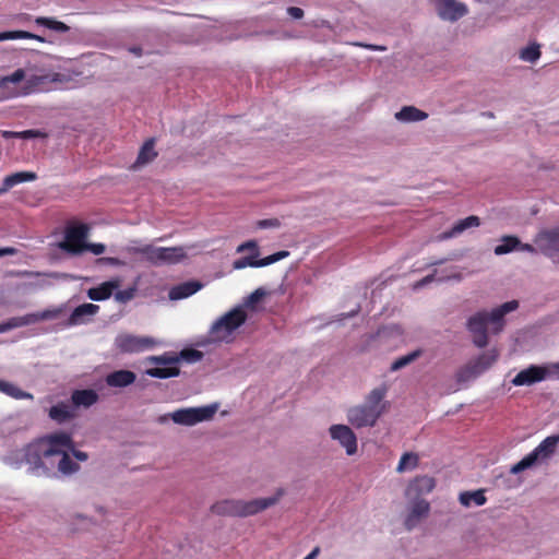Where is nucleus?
Here are the masks:
<instances>
[{"mask_svg":"<svg viewBox=\"0 0 559 559\" xmlns=\"http://www.w3.org/2000/svg\"><path fill=\"white\" fill-rule=\"evenodd\" d=\"M132 297V293L129 290H121L116 294V299L120 301H127Z\"/></svg>","mask_w":559,"mask_h":559,"instance_id":"obj_50","label":"nucleus"},{"mask_svg":"<svg viewBox=\"0 0 559 559\" xmlns=\"http://www.w3.org/2000/svg\"><path fill=\"white\" fill-rule=\"evenodd\" d=\"M548 369L544 366L532 365L521 370L512 380L515 386L532 385L546 379Z\"/></svg>","mask_w":559,"mask_h":559,"instance_id":"obj_16","label":"nucleus"},{"mask_svg":"<svg viewBox=\"0 0 559 559\" xmlns=\"http://www.w3.org/2000/svg\"><path fill=\"white\" fill-rule=\"evenodd\" d=\"M420 355H421V350L417 349V350H414L405 356H402L392 362L390 370L397 371V370L408 366L413 361H415Z\"/></svg>","mask_w":559,"mask_h":559,"instance_id":"obj_36","label":"nucleus"},{"mask_svg":"<svg viewBox=\"0 0 559 559\" xmlns=\"http://www.w3.org/2000/svg\"><path fill=\"white\" fill-rule=\"evenodd\" d=\"M90 226L85 223H70L64 229V239L59 248L72 255H79L86 251V239Z\"/></svg>","mask_w":559,"mask_h":559,"instance_id":"obj_8","label":"nucleus"},{"mask_svg":"<svg viewBox=\"0 0 559 559\" xmlns=\"http://www.w3.org/2000/svg\"><path fill=\"white\" fill-rule=\"evenodd\" d=\"M501 241L502 243L495 248V254L497 255L507 254L513 250H518V246L521 245L520 239L515 236H503Z\"/></svg>","mask_w":559,"mask_h":559,"instance_id":"obj_34","label":"nucleus"},{"mask_svg":"<svg viewBox=\"0 0 559 559\" xmlns=\"http://www.w3.org/2000/svg\"><path fill=\"white\" fill-rule=\"evenodd\" d=\"M287 13L293 17V19H301L304 16V10L298 8V7H289L287 9Z\"/></svg>","mask_w":559,"mask_h":559,"instance_id":"obj_47","label":"nucleus"},{"mask_svg":"<svg viewBox=\"0 0 559 559\" xmlns=\"http://www.w3.org/2000/svg\"><path fill=\"white\" fill-rule=\"evenodd\" d=\"M419 456L413 452L404 453L397 464L396 471L403 473L405 471H412L418 466Z\"/></svg>","mask_w":559,"mask_h":559,"instance_id":"obj_35","label":"nucleus"},{"mask_svg":"<svg viewBox=\"0 0 559 559\" xmlns=\"http://www.w3.org/2000/svg\"><path fill=\"white\" fill-rule=\"evenodd\" d=\"M131 252L141 254L152 264H175L186 258V252L182 247H154L145 245L139 248L130 249Z\"/></svg>","mask_w":559,"mask_h":559,"instance_id":"obj_6","label":"nucleus"},{"mask_svg":"<svg viewBox=\"0 0 559 559\" xmlns=\"http://www.w3.org/2000/svg\"><path fill=\"white\" fill-rule=\"evenodd\" d=\"M202 285L199 282H186L173 287L169 292L170 299L177 300L195 294Z\"/></svg>","mask_w":559,"mask_h":559,"instance_id":"obj_26","label":"nucleus"},{"mask_svg":"<svg viewBox=\"0 0 559 559\" xmlns=\"http://www.w3.org/2000/svg\"><path fill=\"white\" fill-rule=\"evenodd\" d=\"M0 392L16 399V400H23V399H33V395L28 392H25L14 385L11 382L4 381L0 379Z\"/></svg>","mask_w":559,"mask_h":559,"instance_id":"obj_33","label":"nucleus"},{"mask_svg":"<svg viewBox=\"0 0 559 559\" xmlns=\"http://www.w3.org/2000/svg\"><path fill=\"white\" fill-rule=\"evenodd\" d=\"M265 295L266 292L263 288L255 289L246 298L245 306L248 308H253L254 305L258 304Z\"/></svg>","mask_w":559,"mask_h":559,"instance_id":"obj_41","label":"nucleus"},{"mask_svg":"<svg viewBox=\"0 0 559 559\" xmlns=\"http://www.w3.org/2000/svg\"><path fill=\"white\" fill-rule=\"evenodd\" d=\"M415 501L412 509L405 520V526L407 530H412L416 526L418 521L429 513L430 504L424 499L414 498Z\"/></svg>","mask_w":559,"mask_h":559,"instance_id":"obj_19","label":"nucleus"},{"mask_svg":"<svg viewBox=\"0 0 559 559\" xmlns=\"http://www.w3.org/2000/svg\"><path fill=\"white\" fill-rule=\"evenodd\" d=\"M115 347L122 354H138L153 349L158 342L151 336L120 333L115 338Z\"/></svg>","mask_w":559,"mask_h":559,"instance_id":"obj_10","label":"nucleus"},{"mask_svg":"<svg viewBox=\"0 0 559 559\" xmlns=\"http://www.w3.org/2000/svg\"><path fill=\"white\" fill-rule=\"evenodd\" d=\"M436 487L435 478L424 475L415 477L408 485L406 495L409 498H419L431 492Z\"/></svg>","mask_w":559,"mask_h":559,"instance_id":"obj_18","label":"nucleus"},{"mask_svg":"<svg viewBox=\"0 0 559 559\" xmlns=\"http://www.w3.org/2000/svg\"><path fill=\"white\" fill-rule=\"evenodd\" d=\"M432 281H433V275H432V274H431V275H427L426 277H424V278H423V280L417 284V286H423V285H425V284H427V283H430V282H432Z\"/></svg>","mask_w":559,"mask_h":559,"instance_id":"obj_55","label":"nucleus"},{"mask_svg":"<svg viewBox=\"0 0 559 559\" xmlns=\"http://www.w3.org/2000/svg\"><path fill=\"white\" fill-rule=\"evenodd\" d=\"M281 223L277 218H266L257 222V227L260 229L264 228H276L280 227Z\"/></svg>","mask_w":559,"mask_h":559,"instance_id":"obj_43","label":"nucleus"},{"mask_svg":"<svg viewBox=\"0 0 559 559\" xmlns=\"http://www.w3.org/2000/svg\"><path fill=\"white\" fill-rule=\"evenodd\" d=\"M14 252H15V249H13V248H10V247L1 248L0 249V257L10 255V254H13Z\"/></svg>","mask_w":559,"mask_h":559,"instance_id":"obj_54","label":"nucleus"},{"mask_svg":"<svg viewBox=\"0 0 559 559\" xmlns=\"http://www.w3.org/2000/svg\"><path fill=\"white\" fill-rule=\"evenodd\" d=\"M37 179V175L34 171H17L4 177L2 186L0 187V195L8 192L11 188L16 185L34 181Z\"/></svg>","mask_w":559,"mask_h":559,"instance_id":"obj_20","label":"nucleus"},{"mask_svg":"<svg viewBox=\"0 0 559 559\" xmlns=\"http://www.w3.org/2000/svg\"><path fill=\"white\" fill-rule=\"evenodd\" d=\"M217 412V405L211 404L201 407L180 408L171 413L174 423L183 426H193L198 423L210 420Z\"/></svg>","mask_w":559,"mask_h":559,"instance_id":"obj_11","label":"nucleus"},{"mask_svg":"<svg viewBox=\"0 0 559 559\" xmlns=\"http://www.w3.org/2000/svg\"><path fill=\"white\" fill-rule=\"evenodd\" d=\"M203 357L202 352L193 348H187L181 350L180 358L186 360L187 362H197L201 360Z\"/></svg>","mask_w":559,"mask_h":559,"instance_id":"obj_40","label":"nucleus"},{"mask_svg":"<svg viewBox=\"0 0 559 559\" xmlns=\"http://www.w3.org/2000/svg\"><path fill=\"white\" fill-rule=\"evenodd\" d=\"M386 393V384L371 390L364 404L350 407L347 411L348 423L355 428L373 427L385 411L383 400Z\"/></svg>","mask_w":559,"mask_h":559,"instance_id":"obj_3","label":"nucleus"},{"mask_svg":"<svg viewBox=\"0 0 559 559\" xmlns=\"http://www.w3.org/2000/svg\"><path fill=\"white\" fill-rule=\"evenodd\" d=\"M282 495L283 491L280 490L274 497L259 498L250 501L226 499L214 503L211 507V511L217 515L246 518L274 506Z\"/></svg>","mask_w":559,"mask_h":559,"instance_id":"obj_5","label":"nucleus"},{"mask_svg":"<svg viewBox=\"0 0 559 559\" xmlns=\"http://www.w3.org/2000/svg\"><path fill=\"white\" fill-rule=\"evenodd\" d=\"M330 435L333 440H337L345 448L347 455H354L357 452V438L348 426L332 425Z\"/></svg>","mask_w":559,"mask_h":559,"instance_id":"obj_15","label":"nucleus"},{"mask_svg":"<svg viewBox=\"0 0 559 559\" xmlns=\"http://www.w3.org/2000/svg\"><path fill=\"white\" fill-rule=\"evenodd\" d=\"M369 48L379 49V50H383L384 49V47H376V46H369Z\"/></svg>","mask_w":559,"mask_h":559,"instance_id":"obj_58","label":"nucleus"},{"mask_svg":"<svg viewBox=\"0 0 559 559\" xmlns=\"http://www.w3.org/2000/svg\"><path fill=\"white\" fill-rule=\"evenodd\" d=\"M72 447L71 435L59 431L28 443L17 456L21 463L28 466L27 472L35 476H70L80 468L68 453Z\"/></svg>","mask_w":559,"mask_h":559,"instance_id":"obj_1","label":"nucleus"},{"mask_svg":"<svg viewBox=\"0 0 559 559\" xmlns=\"http://www.w3.org/2000/svg\"><path fill=\"white\" fill-rule=\"evenodd\" d=\"M478 377V371L473 369V367L468 364L460 368L455 374V379L457 383L468 382Z\"/></svg>","mask_w":559,"mask_h":559,"instance_id":"obj_38","label":"nucleus"},{"mask_svg":"<svg viewBox=\"0 0 559 559\" xmlns=\"http://www.w3.org/2000/svg\"><path fill=\"white\" fill-rule=\"evenodd\" d=\"M150 362H154L157 365H164L166 367H156L150 368L146 370V374L153 378L167 379L177 377L180 373V369L175 365L179 361L178 357L170 356L168 354H164L160 356H151L147 358Z\"/></svg>","mask_w":559,"mask_h":559,"instance_id":"obj_12","label":"nucleus"},{"mask_svg":"<svg viewBox=\"0 0 559 559\" xmlns=\"http://www.w3.org/2000/svg\"><path fill=\"white\" fill-rule=\"evenodd\" d=\"M1 134H2V136L4 139H12V138H17V139H36V138H44V136H46V134L40 132L39 130H33V129L21 131V132H16V131H2Z\"/></svg>","mask_w":559,"mask_h":559,"instance_id":"obj_37","label":"nucleus"},{"mask_svg":"<svg viewBox=\"0 0 559 559\" xmlns=\"http://www.w3.org/2000/svg\"><path fill=\"white\" fill-rule=\"evenodd\" d=\"M320 554V547H314L304 559H316Z\"/></svg>","mask_w":559,"mask_h":559,"instance_id":"obj_53","label":"nucleus"},{"mask_svg":"<svg viewBox=\"0 0 559 559\" xmlns=\"http://www.w3.org/2000/svg\"><path fill=\"white\" fill-rule=\"evenodd\" d=\"M43 318H44V319H47V318H50V316H49L48 313H44V314H43Z\"/></svg>","mask_w":559,"mask_h":559,"instance_id":"obj_59","label":"nucleus"},{"mask_svg":"<svg viewBox=\"0 0 559 559\" xmlns=\"http://www.w3.org/2000/svg\"><path fill=\"white\" fill-rule=\"evenodd\" d=\"M480 224V219L478 216L471 215L464 219L459 221L450 230L442 233L439 236L440 240L449 239L455 237L471 227H477Z\"/></svg>","mask_w":559,"mask_h":559,"instance_id":"obj_25","label":"nucleus"},{"mask_svg":"<svg viewBox=\"0 0 559 559\" xmlns=\"http://www.w3.org/2000/svg\"><path fill=\"white\" fill-rule=\"evenodd\" d=\"M498 354L492 350L490 353H484L479 355L476 359L469 361V365L478 371V376L489 369L497 360Z\"/></svg>","mask_w":559,"mask_h":559,"instance_id":"obj_29","label":"nucleus"},{"mask_svg":"<svg viewBox=\"0 0 559 559\" xmlns=\"http://www.w3.org/2000/svg\"><path fill=\"white\" fill-rule=\"evenodd\" d=\"M257 257H258V252H255L254 255L237 259L234 261L233 266L236 270L245 269L246 266L255 267V258Z\"/></svg>","mask_w":559,"mask_h":559,"instance_id":"obj_42","label":"nucleus"},{"mask_svg":"<svg viewBox=\"0 0 559 559\" xmlns=\"http://www.w3.org/2000/svg\"><path fill=\"white\" fill-rule=\"evenodd\" d=\"M69 451H72V454L73 456L79 460V461H86L88 459V455L87 453L83 452V451H80V450H74L73 448L70 449Z\"/></svg>","mask_w":559,"mask_h":559,"instance_id":"obj_49","label":"nucleus"},{"mask_svg":"<svg viewBox=\"0 0 559 559\" xmlns=\"http://www.w3.org/2000/svg\"><path fill=\"white\" fill-rule=\"evenodd\" d=\"M118 281L104 282L97 287L90 288L87 290V297L95 301L106 300L112 295L114 290L118 288Z\"/></svg>","mask_w":559,"mask_h":559,"instance_id":"obj_24","label":"nucleus"},{"mask_svg":"<svg viewBox=\"0 0 559 559\" xmlns=\"http://www.w3.org/2000/svg\"><path fill=\"white\" fill-rule=\"evenodd\" d=\"M16 324H10V323H3V324H0V333H3L5 331H8L9 329L15 326Z\"/></svg>","mask_w":559,"mask_h":559,"instance_id":"obj_56","label":"nucleus"},{"mask_svg":"<svg viewBox=\"0 0 559 559\" xmlns=\"http://www.w3.org/2000/svg\"><path fill=\"white\" fill-rule=\"evenodd\" d=\"M459 500L462 506L469 507L472 503L484 506L487 501L484 490L464 491L460 493Z\"/></svg>","mask_w":559,"mask_h":559,"instance_id":"obj_32","label":"nucleus"},{"mask_svg":"<svg viewBox=\"0 0 559 559\" xmlns=\"http://www.w3.org/2000/svg\"><path fill=\"white\" fill-rule=\"evenodd\" d=\"M13 39H33L39 43L48 41L45 37L26 31H7L0 33V41Z\"/></svg>","mask_w":559,"mask_h":559,"instance_id":"obj_30","label":"nucleus"},{"mask_svg":"<svg viewBox=\"0 0 559 559\" xmlns=\"http://www.w3.org/2000/svg\"><path fill=\"white\" fill-rule=\"evenodd\" d=\"M97 263H105V264H109V265H114V266L124 265L123 261H121L118 258H114V257L99 258V259H97Z\"/></svg>","mask_w":559,"mask_h":559,"instance_id":"obj_45","label":"nucleus"},{"mask_svg":"<svg viewBox=\"0 0 559 559\" xmlns=\"http://www.w3.org/2000/svg\"><path fill=\"white\" fill-rule=\"evenodd\" d=\"M518 250H521V251H527V252H531V253H535L536 252V248L530 243H522L518 246Z\"/></svg>","mask_w":559,"mask_h":559,"instance_id":"obj_51","label":"nucleus"},{"mask_svg":"<svg viewBox=\"0 0 559 559\" xmlns=\"http://www.w3.org/2000/svg\"><path fill=\"white\" fill-rule=\"evenodd\" d=\"M106 250V246L104 243H87L86 242V251L94 253L95 255L103 254Z\"/></svg>","mask_w":559,"mask_h":559,"instance_id":"obj_44","label":"nucleus"},{"mask_svg":"<svg viewBox=\"0 0 559 559\" xmlns=\"http://www.w3.org/2000/svg\"><path fill=\"white\" fill-rule=\"evenodd\" d=\"M48 416L55 423L62 425L74 419L78 416V412L71 402L62 401L49 408Z\"/></svg>","mask_w":559,"mask_h":559,"instance_id":"obj_17","label":"nucleus"},{"mask_svg":"<svg viewBox=\"0 0 559 559\" xmlns=\"http://www.w3.org/2000/svg\"><path fill=\"white\" fill-rule=\"evenodd\" d=\"M428 114L416 108L415 106H404L395 114V118L403 122H415L425 120Z\"/></svg>","mask_w":559,"mask_h":559,"instance_id":"obj_28","label":"nucleus"},{"mask_svg":"<svg viewBox=\"0 0 559 559\" xmlns=\"http://www.w3.org/2000/svg\"><path fill=\"white\" fill-rule=\"evenodd\" d=\"M558 443L559 435L545 438L531 453L511 467V474H519L533 466L537 461L547 460L555 453Z\"/></svg>","mask_w":559,"mask_h":559,"instance_id":"obj_9","label":"nucleus"},{"mask_svg":"<svg viewBox=\"0 0 559 559\" xmlns=\"http://www.w3.org/2000/svg\"><path fill=\"white\" fill-rule=\"evenodd\" d=\"M540 57V48L537 44H532L520 51V58L527 62H535Z\"/></svg>","mask_w":559,"mask_h":559,"instance_id":"obj_39","label":"nucleus"},{"mask_svg":"<svg viewBox=\"0 0 559 559\" xmlns=\"http://www.w3.org/2000/svg\"><path fill=\"white\" fill-rule=\"evenodd\" d=\"M257 242L253 241V240H250V241H247L245 243H241L238 248H237V251L238 252H242L247 249H253V250H257Z\"/></svg>","mask_w":559,"mask_h":559,"instance_id":"obj_48","label":"nucleus"},{"mask_svg":"<svg viewBox=\"0 0 559 559\" xmlns=\"http://www.w3.org/2000/svg\"><path fill=\"white\" fill-rule=\"evenodd\" d=\"M156 157L157 152L155 151V140L148 139L141 146L136 160L134 163V167L146 165L153 162Z\"/></svg>","mask_w":559,"mask_h":559,"instance_id":"obj_27","label":"nucleus"},{"mask_svg":"<svg viewBox=\"0 0 559 559\" xmlns=\"http://www.w3.org/2000/svg\"><path fill=\"white\" fill-rule=\"evenodd\" d=\"M136 379L133 371L117 370L106 377V383L112 388H124L132 384Z\"/></svg>","mask_w":559,"mask_h":559,"instance_id":"obj_23","label":"nucleus"},{"mask_svg":"<svg viewBox=\"0 0 559 559\" xmlns=\"http://www.w3.org/2000/svg\"><path fill=\"white\" fill-rule=\"evenodd\" d=\"M272 263H275L273 254L267 255V257H265L263 259H259V260L255 258V267L266 266V265H270Z\"/></svg>","mask_w":559,"mask_h":559,"instance_id":"obj_46","label":"nucleus"},{"mask_svg":"<svg viewBox=\"0 0 559 559\" xmlns=\"http://www.w3.org/2000/svg\"><path fill=\"white\" fill-rule=\"evenodd\" d=\"M98 401V394L92 389L75 390L71 395V404L76 409L80 406L91 407Z\"/></svg>","mask_w":559,"mask_h":559,"instance_id":"obj_22","label":"nucleus"},{"mask_svg":"<svg viewBox=\"0 0 559 559\" xmlns=\"http://www.w3.org/2000/svg\"><path fill=\"white\" fill-rule=\"evenodd\" d=\"M246 321V311L241 307H236L213 323L211 335L216 341H229L231 334Z\"/></svg>","mask_w":559,"mask_h":559,"instance_id":"obj_7","label":"nucleus"},{"mask_svg":"<svg viewBox=\"0 0 559 559\" xmlns=\"http://www.w3.org/2000/svg\"><path fill=\"white\" fill-rule=\"evenodd\" d=\"M288 255H289V252L285 251V250L273 253L275 262H277Z\"/></svg>","mask_w":559,"mask_h":559,"instance_id":"obj_52","label":"nucleus"},{"mask_svg":"<svg viewBox=\"0 0 559 559\" xmlns=\"http://www.w3.org/2000/svg\"><path fill=\"white\" fill-rule=\"evenodd\" d=\"M441 20L455 22L468 13L467 5L457 0H431Z\"/></svg>","mask_w":559,"mask_h":559,"instance_id":"obj_13","label":"nucleus"},{"mask_svg":"<svg viewBox=\"0 0 559 559\" xmlns=\"http://www.w3.org/2000/svg\"><path fill=\"white\" fill-rule=\"evenodd\" d=\"M34 22L37 26H43L56 33H68L70 31V27L66 23L55 17L38 16Z\"/></svg>","mask_w":559,"mask_h":559,"instance_id":"obj_31","label":"nucleus"},{"mask_svg":"<svg viewBox=\"0 0 559 559\" xmlns=\"http://www.w3.org/2000/svg\"><path fill=\"white\" fill-rule=\"evenodd\" d=\"M519 308L516 300L507 301L503 305L488 311H479L467 321V330L473 335V343L483 348L488 344L487 326L491 324V331L499 333L504 326V316Z\"/></svg>","mask_w":559,"mask_h":559,"instance_id":"obj_2","label":"nucleus"},{"mask_svg":"<svg viewBox=\"0 0 559 559\" xmlns=\"http://www.w3.org/2000/svg\"><path fill=\"white\" fill-rule=\"evenodd\" d=\"M99 310V307L94 304H83L76 307L68 319L69 325H79L85 322L86 317L95 316Z\"/></svg>","mask_w":559,"mask_h":559,"instance_id":"obj_21","label":"nucleus"},{"mask_svg":"<svg viewBox=\"0 0 559 559\" xmlns=\"http://www.w3.org/2000/svg\"><path fill=\"white\" fill-rule=\"evenodd\" d=\"M536 247L548 257L559 253V226L542 230L535 238Z\"/></svg>","mask_w":559,"mask_h":559,"instance_id":"obj_14","label":"nucleus"},{"mask_svg":"<svg viewBox=\"0 0 559 559\" xmlns=\"http://www.w3.org/2000/svg\"><path fill=\"white\" fill-rule=\"evenodd\" d=\"M22 81H24L22 95H29L50 91L52 84H66L71 81V78L59 72L44 71L27 75L24 69H17L12 74L0 79V88H5L9 83H20Z\"/></svg>","mask_w":559,"mask_h":559,"instance_id":"obj_4","label":"nucleus"},{"mask_svg":"<svg viewBox=\"0 0 559 559\" xmlns=\"http://www.w3.org/2000/svg\"><path fill=\"white\" fill-rule=\"evenodd\" d=\"M131 51L135 55H141V48H132Z\"/></svg>","mask_w":559,"mask_h":559,"instance_id":"obj_57","label":"nucleus"}]
</instances>
